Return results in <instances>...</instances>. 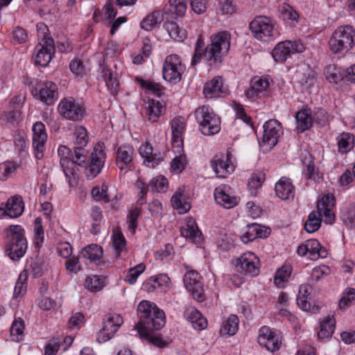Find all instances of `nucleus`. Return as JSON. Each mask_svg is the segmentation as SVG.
<instances>
[{
    "label": "nucleus",
    "mask_w": 355,
    "mask_h": 355,
    "mask_svg": "<svg viewBox=\"0 0 355 355\" xmlns=\"http://www.w3.org/2000/svg\"><path fill=\"white\" fill-rule=\"evenodd\" d=\"M137 313L139 320L135 328L140 337L159 347L165 346L166 342L159 335L153 332V330H159L164 327L166 324L164 312L154 302L143 300L137 306Z\"/></svg>",
    "instance_id": "1"
},
{
    "label": "nucleus",
    "mask_w": 355,
    "mask_h": 355,
    "mask_svg": "<svg viewBox=\"0 0 355 355\" xmlns=\"http://www.w3.org/2000/svg\"><path fill=\"white\" fill-rule=\"evenodd\" d=\"M231 35L228 31H223L211 37V42L204 49V41L200 35L196 41L195 52L192 58L191 65L198 64L202 56L209 66H217L222 63L223 58L230 48Z\"/></svg>",
    "instance_id": "2"
},
{
    "label": "nucleus",
    "mask_w": 355,
    "mask_h": 355,
    "mask_svg": "<svg viewBox=\"0 0 355 355\" xmlns=\"http://www.w3.org/2000/svg\"><path fill=\"white\" fill-rule=\"evenodd\" d=\"M8 244L6 252L12 260H19L26 253L27 240L24 228L18 225H10L6 230Z\"/></svg>",
    "instance_id": "3"
},
{
    "label": "nucleus",
    "mask_w": 355,
    "mask_h": 355,
    "mask_svg": "<svg viewBox=\"0 0 355 355\" xmlns=\"http://www.w3.org/2000/svg\"><path fill=\"white\" fill-rule=\"evenodd\" d=\"M354 28L349 25L338 27L329 40V46L334 53L348 51L354 45Z\"/></svg>",
    "instance_id": "4"
},
{
    "label": "nucleus",
    "mask_w": 355,
    "mask_h": 355,
    "mask_svg": "<svg viewBox=\"0 0 355 355\" xmlns=\"http://www.w3.org/2000/svg\"><path fill=\"white\" fill-rule=\"evenodd\" d=\"M195 117L199 123L200 130L205 135H213L220 130V119L205 105L195 111Z\"/></svg>",
    "instance_id": "5"
},
{
    "label": "nucleus",
    "mask_w": 355,
    "mask_h": 355,
    "mask_svg": "<svg viewBox=\"0 0 355 355\" xmlns=\"http://www.w3.org/2000/svg\"><path fill=\"white\" fill-rule=\"evenodd\" d=\"M185 67L179 55L171 54L167 55L162 67L163 78L172 84H176L182 80Z\"/></svg>",
    "instance_id": "6"
},
{
    "label": "nucleus",
    "mask_w": 355,
    "mask_h": 355,
    "mask_svg": "<svg viewBox=\"0 0 355 355\" xmlns=\"http://www.w3.org/2000/svg\"><path fill=\"white\" fill-rule=\"evenodd\" d=\"M123 322V320L119 314L106 315L103 319V326L97 334L96 340L101 343L110 340Z\"/></svg>",
    "instance_id": "7"
},
{
    "label": "nucleus",
    "mask_w": 355,
    "mask_h": 355,
    "mask_svg": "<svg viewBox=\"0 0 355 355\" xmlns=\"http://www.w3.org/2000/svg\"><path fill=\"white\" fill-rule=\"evenodd\" d=\"M123 322V320L119 314L106 315L103 319V326L97 334L96 340L101 343L110 340Z\"/></svg>",
    "instance_id": "8"
},
{
    "label": "nucleus",
    "mask_w": 355,
    "mask_h": 355,
    "mask_svg": "<svg viewBox=\"0 0 355 355\" xmlns=\"http://www.w3.org/2000/svg\"><path fill=\"white\" fill-rule=\"evenodd\" d=\"M58 153L60 157V164L65 175L68 182L71 184V177L74 175L78 169V162H76V153H72L65 146H60L58 149Z\"/></svg>",
    "instance_id": "9"
},
{
    "label": "nucleus",
    "mask_w": 355,
    "mask_h": 355,
    "mask_svg": "<svg viewBox=\"0 0 355 355\" xmlns=\"http://www.w3.org/2000/svg\"><path fill=\"white\" fill-rule=\"evenodd\" d=\"M58 110L63 118L74 121L82 120L85 114V108L73 98L62 99Z\"/></svg>",
    "instance_id": "10"
},
{
    "label": "nucleus",
    "mask_w": 355,
    "mask_h": 355,
    "mask_svg": "<svg viewBox=\"0 0 355 355\" xmlns=\"http://www.w3.org/2000/svg\"><path fill=\"white\" fill-rule=\"evenodd\" d=\"M55 53L53 40L51 37L44 36L42 42L37 44L35 49L33 58L36 64L46 67L49 64Z\"/></svg>",
    "instance_id": "11"
},
{
    "label": "nucleus",
    "mask_w": 355,
    "mask_h": 355,
    "mask_svg": "<svg viewBox=\"0 0 355 355\" xmlns=\"http://www.w3.org/2000/svg\"><path fill=\"white\" fill-rule=\"evenodd\" d=\"M249 28L254 37L262 41L265 37L272 36L274 24L268 17L257 16L250 23Z\"/></svg>",
    "instance_id": "12"
},
{
    "label": "nucleus",
    "mask_w": 355,
    "mask_h": 355,
    "mask_svg": "<svg viewBox=\"0 0 355 355\" xmlns=\"http://www.w3.org/2000/svg\"><path fill=\"white\" fill-rule=\"evenodd\" d=\"M304 50V46L300 41H284L275 46L272 55L276 62H284L288 57Z\"/></svg>",
    "instance_id": "13"
},
{
    "label": "nucleus",
    "mask_w": 355,
    "mask_h": 355,
    "mask_svg": "<svg viewBox=\"0 0 355 355\" xmlns=\"http://www.w3.org/2000/svg\"><path fill=\"white\" fill-rule=\"evenodd\" d=\"M105 159V153L101 144H96L91 155L90 163L85 170V175L88 179L94 178L100 173Z\"/></svg>",
    "instance_id": "14"
},
{
    "label": "nucleus",
    "mask_w": 355,
    "mask_h": 355,
    "mask_svg": "<svg viewBox=\"0 0 355 355\" xmlns=\"http://www.w3.org/2000/svg\"><path fill=\"white\" fill-rule=\"evenodd\" d=\"M200 279V277L196 270H190L184 275L183 281L186 288L193 297L200 302L205 300V297Z\"/></svg>",
    "instance_id": "15"
},
{
    "label": "nucleus",
    "mask_w": 355,
    "mask_h": 355,
    "mask_svg": "<svg viewBox=\"0 0 355 355\" xmlns=\"http://www.w3.org/2000/svg\"><path fill=\"white\" fill-rule=\"evenodd\" d=\"M257 340L260 345L272 352L278 350L282 343L279 334L266 326H263L259 329Z\"/></svg>",
    "instance_id": "16"
},
{
    "label": "nucleus",
    "mask_w": 355,
    "mask_h": 355,
    "mask_svg": "<svg viewBox=\"0 0 355 355\" xmlns=\"http://www.w3.org/2000/svg\"><path fill=\"white\" fill-rule=\"evenodd\" d=\"M74 136L76 137L74 153L76 162H78V166H85L87 152L84 149V146L87 145L89 139L87 130L83 126L77 127L74 131Z\"/></svg>",
    "instance_id": "17"
},
{
    "label": "nucleus",
    "mask_w": 355,
    "mask_h": 355,
    "mask_svg": "<svg viewBox=\"0 0 355 355\" xmlns=\"http://www.w3.org/2000/svg\"><path fill=\"white\" fill-rule=\"evenodd\" d=\"M33 147L35 155L37 159H42L47 140L45 125L42 122H36L33 126Z\"/></svg>",
    "instance_id": "18"
},
{
    "label": "nucleus",
    "mask_w": 355,
    "mask_h": 355,
    "mask_svg": "<svg viewBox=\"0 0 355 355\" xmlns=\"http://www.w3.org/2000/svg\"><path fill=\"white\" fill-rule=\"evenodd\" d=\"M297 253L301 257H304L309 254V258L312 260L318 259L320 257L324 258L327 255L326 249L321 246L316 239L306 241L297 248Z\"/></svg>",
    "instance_id": "19"
},
{
    "label": "nucleus",
    "mask_w": 355,
    "mask_h": 355,
    "mask_svg": "<svg viewBox=\"0 0 355 355\" xmlns=\"http://www.w3.org/2000/svg\"><path fill=\"white\" fill-rule=\"evenodd\" d=\"M263 143L268 145L270 148L275 146L278 138L282 134L281 123L275 119H270L263 125Z\"/></svg>",
    "instance_id": "20"
},
{
    "label": "nucleus",
    "mask_w": 355,
    "mask_h": 355,
    "mask_svg": "<svg viewBox=\"0 0 355 355\" xmlns=\"http://www.w3.org/2000/svg\"><path fill=\"white\" fill-rule=\"evenodd\" d=\"M212 168L218 178H226L228 175L232 173L235 168L234 165L231 162V154L228 152L225 157H216L211 161Z\"/></svg>",
    "instance_id": "21"
},
{
    "label": "nucleus",
    "mask_w": 355,
    "mask_h": 355,
    "mask_svg": "<svg viewBox=\"0 0 355 355\" xmlns=\"http://www.w3.org/2000/svg\"><path fill=\"white\" fill-rule=\"evenodd\" d=\"M334 204V197L330 195L324 196L317 204L318 215L320 218L323 215L325 218L324 222L327 224H331L334 221L335 215L331 211Z\"/></svg>",
    "instance_id": "22"
},
{
    "label": "nucleus",
    "mask_w": 355,
    "mask_h": 355,
    "mask_svg": "<svg viewBox=\"0 0 355 355\" xmlns=\"http://www.w3.org/2000/svg\"><path fill=\"white\" fill-rule=\"evenodd\" d=\"M134 149L129 145L119 146L115 153V162L117 167L123 171L129 167L133 159Z\"/></svg>",
    "instance_id": "23"
},
{
    "label": "nucleus",
    "mask_w": 355,
    "mask_h": 355,
    "mask_svg": "<svg viewBox=\"0 0 355 355\" xmlns=\"http://www.w3.org/2000/svg\"><path fill=\"white\" fill-rule=\"evenodd\" d=\"M203 93L206 98H213L223 96L226 94L223 87V79L221 76L214 77L204 87Z\"/></svg>",
    "instance_id": "24"
},
{
    "label": "nucleus",
    "mask_w": 355,
    "mask_h": 355,
    "mask_svg": "<svg viewBox=\"0 0 355 355\" xmlns=\"http://www.w3.org/2000/svg\"><path fill=\"white\" fill-rule=\"evenodd\" d=\"M256 261L257 257L254 253L247 252L243 254L236 260V266H239L244 272L255 275L259 272Z\"/></svg>",
    "instance_id": "25"
},
{
    "label": "nucleus",
    "mask_w": 355,
    "mask_h": 355,
    "mask_svg": "<svg viewBox=\"0 0 355 355\" xmlns=\"http://www.w3.org/2000/svg\"><path fill=\"white\" fill-rule=\"evenodd\" d=\"M184 317L198 331H201L207 326V319L193 306L186 308L184 312Z\"/></svg>",
    "instance_id": "26"
},
{
    "label": "nucleus",
    "mask_w": 355,
    "mask_h": 355,
    "mask_svg": "<svg viewBox=\"0 0 355 355\" xmlns=\"http://www.w3.org/2000/svg\"><path fill=\"white\" fill-rule=\"evenodd\" d=\"M58 87L51 81L44 82L40 89V100L48 105H53L58 98Z\"/></svg>",
    "instance_id": "27"
},
{
    "label": "nucleus",
    "mask_w": 355,
    "mask_h": 355,
    "mask_svg": "<svg viewBox=\"0 0 355 355\" xmlns=\"http://www.w3.org/2000/svg\"><path fill=\"white\" fill-rule=\"evenodd\" d=\"M151 187L152 190L157 192H165L168 187V180L164 176H158L153 178L147 187L141 188L140 191V198L137 201V203L140 205L144 204L143 200L144 196L146 195L148 187Z\"/></svg>",
    "instance_id": "28"
},
{
    "label": "nucleus",
    "mask_w": 355,
    "mask_h": 355,
    "mask_svg": "<svg viewBox=\"0 0 355 355\" xmlns=\"http://www.w3.org/2000/svg\"><path fill=\"white\" fill-rule=\"evenodd\" d=\"M277 196L282 200H288L294 197V187L291 181L286 178H282L275 184Z\"/></svg>",
    "instance_id": "29"
},
{
    "label": "nucleus",
    "mask_w": 355,
    "mask_h": 355,
    "mask_svg": "<svg viewBox=\"0 0 355 355\" xmlns=\"http://www.w3.org/2000/svg\"><path fill=\"white\" fill-rule=\"evenodd\" d=\"M139 153L144 159V163L149 167H155L162 160L160 157L153 153V147L148 142H146L139 147Z\"/></svg>",
    "instance_id": "30"
},
{
    "label": "nucleus",
    "mask_w": 355,
    "mask_h": 355,
    "mask_svg": "<svg viewBox=\"0 0 355 355\" xmlns=\"http://www.w3.org/2000/svg\"><path fill=\"white\" fill-rule=\"evenodd\" d=\"M8 216L10 218L20 216L24 209V204L22 198L19 196H14L6 202Z\"/></svg>",
    "instance_id": "31"
},
{
    "label": "nucleus",
    "mask_w": 355,
    "mask_h": 355,
    "mask_svg": "<svg viewBox=\"0 0 355 355\" xmlns=\"http://www.w3.org/2000/svg\"><path fill=\"white\" fill-rule=\"evenodd\" d=\"M268 78L266 77L255 76L251 80V88L246 91L248 98H253L259 93L266 91L269 87Z\"/></svg>",
    "instance_id": "32"
},
{
    "label": "nucleus",
    "mask_w": 355,
    "mask_h": 355,
    "mask_svg": "<svg viewBox=\"0 0 355 355\" xmlns=\"http://www.w3.org/2000/svg\"><path fill=\"white\" fill-rule=\"evenodd\" d=\"M338 151L343 155L349 152L353 149L354 146V135L343 132L340 133L336 138Z\"/></svg>",
    "instance_id": "33"
},
{
    "label": "nucleus",
    "mask_w": 355,
    "mask_h": 355,
    "mask_svg": "<svg viewBox=\"0 0 355 355\" xmlns=\"http://www.w3.org/2000/svg\"><path fill=\"white\" fill-rule=\"evenodd\" d=\"M182 236L189 239L194 243H198L202 240L201 232L194 220L190 219L187 221V225L180 229Z\"/></svg>",
    "instance_id": "34"
},
{
    "label": "nucleus",
    "mask_w": 355,
    "mask_h": 355,
    "mask_svg": "<svg viewBox=\"0 0 355 355\" xmlns=\"http://www.w3.org/2000/svg\"><path fill=\"white\" fill-rule=\"evenodd\" d=\"M336 325V320L333 315H327L320 322V331L318 333V338L323 340L331 337Z\"/></svg>",
    "instance_id": "35"
},
{
    "label": "nucleus",
    "mask_w": 355,
    "mask_h": 355,
    "mask_svg": "<svg viewBox=\"0 0 355 355\" xmlns=\"http://www.w3.org/2000/svg\"><path fill=\"white\" fill-rule=\"evenodd\" d=\"M214 198L218 205L224 208L230 209L236 206L238 203L237 199L234 196H230L227 194L221 188H216L214 191Z\"/></svg>",
    "instance_id": "36"
},
{
    "label": "nucleus",
    "mask_w": 355,
    "mask_h": 355,
    "mask_svg": "<svg viewBox=\"0 0 355 355\" xmlns=\"http://www.w3.org/2000/svg\"><path fill=\"white\" fill-rule=\"evenodd\" d=\"M164 19L163 14L160 10H155L148 14L141 21V27L146 31H152Z\"/></svg>",
    "instance_id": "37"
},
{
    "label": "nucleus",
    "mask_w": 355,
    "mask_h": 355,
    "mask_svg": "<svg viewBox=\"0 0 355 355\" xmlns=\"http://www.w3.org/2000/svg\"><path fill=\"white\" fill-rule=\"evenodd\" d=\"M102 76L111 94H116L118 87L119 85L118 74L116 72H113L110 69L104 68L102 71Z\"/></svg>",
    "instance_id": "38"
},
{
    "label": "nucleus",
    "mask_w": 355,
    "mask_h": 355,
    "mask_svg": "<svg viewBox=\"0 0 355 355\" xmlns=\"http://www.w3.org/2000/svg\"><path fill=\"white\" fill-rule=\"evenodd\" d=\"M103 253V248L96 244L89 245L80 252L83 258L89 259L92 262L100 260Z\"/></svg>",
    "instance_id": "39"
},
{
    "label": "nucleus",
    "mask_w": 355,
    "mask_h": 355,
    "mask_svg": "<svg viewBox=\"0 0 355 355\" xmlns=\"http://www.w3.org/2000/svg\"><path fill=\"white\" fill-rule=\"evenodd\" d=\"M147 104L146 114L149 120L153 122L157 121L163 111L162 104L159 101L153 99L148 100Z\"/></svg>",
    "instance_id": "40"
},
{
    "label": "nucleus",
    "mask_w": 355,
    "mask_h": 355,
    "mask_svg": "<svg viewBox=\"0 0 355 355\" xmlns=\"http://www.w3.org/2000/svg\"><path fill=\"white\" fill-rule=\"evenodd\" d=\"M239 318L236 315H231L221 327L220 331L222 334L233 336L239 329Z\"/></svg>",
    "instance_id": "41"
},
{
    "label": "nucleus",
    "mask_w": 355,
    "mask_h": 355,
    "mask_svg": "<svg viewBox=\"0 0 355 355\" xmlns=\"http://www.w3.org/2000/svg\"><path fill=\"white\" fill-rule=\"evenodd\" d=\"M297 126L299 130L304 132L309 129L313 123V119L306 110L298 112L296 115Z\"/></svg>",
    "instance_id": "42"
},
{
    "label": "nucleus",
    "mask_w": 355,
    "mask_h": 355,
    "mask_svg": "<svg viewBox=\"0 0 355 355\" xmlns=\"http://www.w3.org/2000/svg\"><path fill=\"white\" fill-rule=\"evenodd\" d=\"M321 222L322 219L318 214L312 211L309 214L308 218L304 223V230L308 233H313L320 227Z\"/></svg>",
    "instance_id": "43"
},
{
    "label": "nucleus",
    "mask_w": 355,
    "mask_h": 355,
    "mask_svg": "<svg viewBox=\"0 0 355 355\" xmlns=\"http://www.w3.org/2000/svg\"><path fill=\"white\" fill-rule=\"evenodd\" d=\"M291 267L290 266H284L277 271L275 278L274 283L279 287H284V284L288 281L291 275Z\"/></svg>",
    "instance_id": "44"
},
{
    "label": "nucleus",
    "mask_w": 355,
    "mask_h": 355,
    "mask_svg": "<svg viewBox=\"0 0 355 355\" xmlns=\"http://www.w3.org/2000/svg\"><path fill=\"white\" fill-rule=\"evenodd\" d=\"M309 285L301 286L299 288V294L297 297V304L303 311H309L311 309V303L306 300L309 295Z\"/></svg>",
    "instance_id": "45"
},
{
    "label": "nucleus",
    "mask_w": 355,
    "mask_h": 355,
    "mask_svg": "<svg viewBox=\"0 0 355 355\" xmlns=\"http://www.w3.org/2000/svg\"><path fill=\"white\" fill-rule=\"evenodd\" d=\"M171 125L173 142H178V141L182 142V135L185 128L184 123L181 119L175 118L172 120Z\"/></svg>",
    "instance_id": "46"
},
{
    "label": "nucleus",
    "mask_w": 355,
    "mask_h": 355,
    "mask_svg": "<svg viewBox=\"0 0 355 355\" xmlns=\"http://www.w3.org/2000/svg\"><path fill=\"white\" fill-rule=\"evenodd\" d=\"M164 26L171 38L182 40L185 37L184 31L178 26L177 23L166 21Z\"/></svg>",
    "instance_id": "47"
},
{
    "label": "nucleus",
    "mask_w": 355,
    "mask_h": 355,
    "mask_svg": "<svg viewBox=\"0 0 355 355\" xmlns=\"http://www.w3.org/2000/svg\"><path fill=\"white\" fill-rule=\"evenodd\" d=\"M171 203L175 209H179L182 212H187L191 208L190 204L185 201L183 194L180 193H176L173 196Z\"/></svg>",
    "instance_id": "48"
},
{
    "label": "nucleus",
    "mask_w": 355,
    "mask_h": 355,
    "mask_svg": "<svg viewBox=\"0 0 355 355\" xmlns=\"http://www.w3.org/2000/svg\"><path fill=\"white\" fill-rule=\"evenodd\" d=\"M112 243L116 257H119L121 252L125 249L126 245V241L121 232H118L116 230L114 231Z\"/></svg>",
    "instance_id": "49"
},
{
    "label": "nucleus",
    "mask_w": 355,
    "mask_h": 355,
    "mask_svg": "<svg viewBox=\"0 0 355 355\" xmlns=\"http://www.w3.org/2000/svg\"><path fill=\"white\" fill-rule=\"evenodd\" d=\"M247 228L251 232V239L257 238H266L270 234V230L257 223L248 225Z\"/></svg>",
    "instance_id": "50"
},
{
    "label": "nucleus",
    "mask_w": 355,
    "mask_h": 355,
    "mask_svg": "<svg viewBox=\"0 0 355 355\" xmlns=\"http://www.w3.org/2000/svg\"><path fill=\"white\" fill-rule=\"evenodd\" d=\"M303 163L306 167L305 176L308 179L312 180L314 182H318L320 179H322L321 173L311 160L309 161L307 163L306 162V160H304Z\"/></svg>",
    "instance_id": "51"
},
{
    "label": "nucleus",
    "mask_w": 355,
    "mask_h": 355,
    "mask_svg": "<svg viewBox=\"0 0 355 355\" xmlns=\"http://www.w3.org/2000/svg\"><path fill=\"white\" fill-rule=\"evenodd\" d=\"M24 324L22 320H15L10 327V336L12 340L19 342L22 340Z\"/></svg>",
    "instance_id": "52"
},
{
    "label": "nucleus",
    "mask_w": 355,
    "mask_h": 355,
    "mask_svg": "<svg viewBox=\"0 0 355 355\" xmlns=\"http://www.w3.org/2000/svg\"><path fill=\"white\" fill-rule=\"evenodd\" d=\"M145 266L143 263L137 264L136 266L128 270L125 276V282L129 284H134L138 277L144 271Z\"/></svg>",
    "instance_id": "53"
},
{
    "label": "nucleus",
    "mask_w": 355,
    "mask_h": 355,
    "mask_svg": "<svg viewBox=\"0 0 355 355\" xmlns=\"http://www.w3.org/2000/svg\"><path fill=\"white\" fill-rule=\"evenodd\" d=\"M34 233L35 245L36 248H40L44 242V230L40 218H37L35 220Z\"/></svg>",
    "instance_id": "54"
},
{
    "label": "nucleus",
    "mask_w": 355,
    "mask_h": 355,
    "mask_svg": "<svg viewBox=\"0 0 355 355\" xmlns=\"http://www.w3.org/2000/svg\"><path fill=\"white\" fill-rule=\"evenodd\" d=\"M170 10L178 17L184 15L187 10V2L185 0H169Z\"/></svg>",
    "instance_id": "55"
},
{
    "label": "nucleus",
    "mask_w": 355,
    "mask_h": 355,
    "mask_svg": "<svg viewBox=\"0 0 355 355\" xmlns=\"http://www.w3.org/2000/svg\"><path fill=\"white\" fill-rule=\"evenodd\" d=\"M300 81L302 85H303L304 87L307 89L310 88L315 84L316 81L315 72L307 67L305 69L304 72L303 73V76Z\"/></svg>",
    "instance_id": "56"
},
{
    "label": "nucleus",
    "mask_w": 355,
    "mask_h": 355,
    "mask_svg": "<svg viewBox=\"0 0 355 355\" xmlns=\"http://www.w3.org/2000/svg\"><path fill=\"white\" fill-rule=\"evenodd\" d=\"M138 82L142 88L151 91L159 97L162 96L163 87L160 84L152 81H146L141 78H139Z\"/></svg>",
    "instance_id": "57"
},
{
    "label": "nucleus",
    "mask_w": 355,
    "mask_h": 355,
    "mask_svg": "<svg viewBox=\"0 0 355 355\" xmlns=\"http://www.w3.org/2000/svg\"><path fill=\"white\" fill-rule=\"evenodd\" d=\"M27 279V275L26 271H23L19 276V278L15 284L13 297L17 298L18 297L24 295L26 293V287L24 285V282Z\"/></svg>",
    "instance_id": "58"
},
{
    "label": "nucleus",
    "mask_w": 355,
    "mask_h": 355,
    "mask_svg": "<svg viewBox=\"0 0 355 355\" xmlns=\"http://www.w3.org/2000/svg\"><path fill=\"white\" fill-rule=\"evenodd\" d=\"M85 288L92 292H97L103 287V282L97 276L89 277L85 282Z\"/></svg>",
    "instance_id": "59"
},
{
    "label": "nucleus",
    "mask_w": 355,
    "mask_h": 355,
    "mask_svg": "<svg viewBox=\"0 0 355 355\" xmlns=\"http://www.w3.org/2000/svg\"><path fill=\"white\" fill-rule=\"evenodd\" d=\"M265 179V175L262 172L254 173L248 180V187L252 193L254 190L259 188Z\"/></svg>",
    "instance_id": "60"
},
{
    "label": "nucleus",
    "mask_w": 355,
    "mask_h": 355,
    "mask_svg": "<svg viewBox=\"0 0 355 355\" xmlns=\"http://www.w3.org/2000/svg\"><path fill=\"white\" fill-rule=\"evenodd\" d=\"M186 157L184 155L176 156L171 163L172 170L177 173H181L185 168Z\"/></svg>",
    "instance_id": "61"
},
{
    "label": "nucleus",
    "mask_w": 355,
    "mask_h": 355,
    "mask_svg": "<svg viewBox=\"0 0 355 355\" xmlns=\"http://www.w3.org/2000/svg\"><path fill=\"white\" fill-rule=\"evenodd\" d=\"M327 80L330 83H338L340 80V76L334 65H329L325 68Z\"/></svg>",
    "instance_id": "62"
},
{
    "label": "nucleus",
    "mask_w": 355,
    "mask_h": 355,
    "mask_svg": "<svg viewBox=\"0 0 355 355\" xmlns=\"http://www.w3.org/2000/svg\"><path fill=\"white\" fill-rule=\"evenodd\" d=\"M13 39L17 44H22L27 41L28 34L25 29L17 27L13 31Z\"/></svg>",
    "instance_id": "63"
},
{
    "label": "nucleus",
    "mask_w": 355,
    "mask_h": 355,
    "mask_svg": "<svg viewBox=\"0 0 355 355\" xmlns=\"http://www.w3.org/2000/svg\"><path fill=\"white\" fill-rule=\"evenodd\" d=\"M60 349V340L52 339L46 345L44 349V355H56Z\"/></svg>",
    "instance_id": "64"
}]
</instances>
